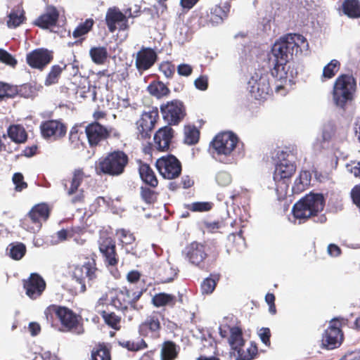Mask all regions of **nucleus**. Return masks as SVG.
I'll return each mask as SVG.
<instances>
[{"instance_id":"obj_1","label":"nucleus","mask_w":360,"mask_h":360,"mask_svg":"<svg viewBox=\"0 0 360 360\" xmlns=\"http://www.w3.org/2000/svg\"><path fill=\"white\" fill-rule=\"evenodd\" d=\"M307 46V39L299 34H288L277 40L271 48L272 57L269 59L273 63L271 75L280 80L285 79L287 63L294 55L302 53V48Z\"/></svg>"},{"instance_id":"obj_2","label":"nucleus","mask_w":360,"mask_h":360,"mask_svg":"<svg viewBox=\"0 0 360 360\" xmlns=\"http://www.w3.org/2000/svg\"><path fill=\"white\" fill-rule=\"evenodd\" d=\"M221 252L219 242L212 239L190 243L185 247L183 254L191 265L209 271L217 265Z\"/></svg>"},{"instance_id":"obj_3","label":"nucleus","mask_w":360,"mask_h":360,"mask_svg":"<svg viewBox=\"0 0 360 360\" xmlns=\"http://www.w3.org/2000/svg\"><path fill=\"white\" fill-rule=\"evenodd\" d=\"M44 315L48 323L52 327L58 326L60 322V330L70 332L80 335L84 333V326L82 315L75 313L65 306L50 304L44 310Z\"/></svg>"},{"instance_id":"obj_4","label":"nucleus","mask_w":360,"mask_h":360,"mask_svg":"<svg viewBox=\"0 0 360 360\" xmlns=\"http://www.w3.org/2000/svg\"><path fill=\"white\" fill-rule=\"evenodd\" d=\"M96 258V255L92 254L90 257H86V261L83 264L75 266L72 272V278L78 285L75 287L77 292H86V278L90 287L98 281L101 270L97 267Z\"/></svg>"},{"instance_id":"obj_5","label":"nucleus","mask_w":360,"mask_h":360,"mask_svg":"<svg viewBox=\"0 0 360 360\" xmlns=\"http://www.w3.org/2000/svg\"><path fill=\"white\" fill-rule=\"evenodd\" d=\"M356 86V79L352 75H340L333 84V98L335 104L345 109L347 104L354 99Z\"/></svg>"},{"instance_id":"obj_6","label":"nucleus","mask_w":360,"mask_h":360,"mask_svg":"<svg viewBox=\"0 0 360 360\" xmlns=\"http://www.w3.org/2000/svg\"><path fill=\"white\" fill-rule=\"evenodd\" d=\"M324 207V198L322 194L307 195L292 207V214L296 219L306 220L316 216Z\"/></svg>"},{"instance_id":"obj_7","label":"nucleus","mask_w":360,"mask_h":360,"mask_svg":"<svg viewBox=\"0 0 360 360\" xmlns=\"http://www.w3.org/2000/svg\"><path fill=\"white\" fill-rule=\"evenodd\" d=\"M128 162L129 158L125 153L121 150L113 151L99 160L96 173L98 175L119 176L124 172Z\"/></svg>"},{"instance_id":"obj_8","label":"nucleus","mask_w":360,"mask_h":360,"mask_svg":"<svg viewBox=\"0 0 360 360\" xmlns=\"http://www.w3.org/2000/svg\"><path fill=\"white\" fill-rule=\"evenodd\" d=\"M248 89L256 100H266L272 94L268 72L263 68L256 70L248 82Z\"/></svg>"},{"instance_id":"obj_9","label":"nucleus","mask_w":360,"mask_h":360,"mask_svg":"<svg viewBox=\"0 0 360 360\" xmlns=\"http://www.w3.org/2000/svg\"><path fill=\"white\" fill-rule=\"evenodd\" d=\"M143 290H134L131 288L124 286L115 291V295L112 297L110 304L117 309L124 311L129 307L134 310H139L142 307H139L137 302L143 295Z\"/></svg>"},{"instance_id":"obj_10","label":"nucleus","mask_w":360,"mask_h":360,"mask_svg":"<svg viewBox=\"0 0 360 360\" xmlns=\"http://www.w3.org/2000/svg\"><path fill=\"white\" fill-rule=\"evenodd\" d=\"M51 209L45 202L34 205L21 220V226L30 232L39 231L50 217Z\"/></svg>"},{"instance_id":"obj_11","label":"nucleus","mask_w":360,"mask_h":360,"mask_svg":"<svg viewBox=\"0 0 360 360\" xmlns=\"http://www.w3.org/2000/svg\"><path fill=\"white\" fill-rule=\"evenodd\" d=\"M158 120L159 112L157 108L148 112H143L135 123L136 139H149Z\"/></svg>"},{"instance_id":"obj_12","label":"nucleus","mask_w":360,"mask_h":360,"mask_svg":"<svg viewBox=\"0 0 360 360\" xmlns=\"http://www.w3.org/2000/svg\"><path fill=\"white\" fill-rule=\"evenodd\" d=\"M160 109L163 120L169 126L178 124L186 115L185 105L183 102L179 100H173L162 103Z\"/></svg>"},{"instance_id":"obj_13","label":"nucleus","mask_w":360,"mask_h":360,"mask_svg":"<svg viewBox=\"0 0 360 360\" xmlns=\"http://www.w3.org/2000/svg\"><path fill=\"white\" fill-rule=\"evenodd\" d=\"M155 167L160 174L166 179L178 178L182 171L181 162L173 155H167L158 158Z\"/></svg>"},{"instance_id":"obj_14","label":"nucleus","mask_w":360,"mask_h":360,"mask_svg":"<svg viewBox=\"0 0 360 360\" xmlns=\"http://www.w3.org/2000/svg\"><path fill=\"white\" fill-rule=\"evenodd\" d=\"M341 327L342 324L338 319H333L330 321L328 327L322 335V348L333 349L342 344L344 335Z\"/></svg>"},{"instance_id":"obj_15","label":"nucleus","mask_w":360,"mask_h":360,"mask_svg":"<svg viewBox=\"0 0 360 360\" xmlns=\"http://www.w3.org/2000/svg\"><path fill=\"white\" fill-rule=\"evenodd\" d=\"M238 139L233 132L226 131L217 134L210 146L217 155L228 156L233 151Z\"/></svg>"},{"instance_id":"obj_16","label":"nucleus","mask_w":360,"mask_h":360,"mask_svg":"<svg viewBox=\"0 0 360 360\" xmlns=\"http://www.w3.org/2000/svg\"><path fill=\"white\" fill-rule=\"evenodd\" d=\"M290 155L294 156L292 151L281 150L277 153L278 162L276 164L274 172L275 181H280L290 178L296 171V165L289 160Z\"/></svg>"},{"instance_id":"obj_17","label":"nucleus","mask_w":360,"mask_h":360,"mask_svg":"<svg viewBox=\"0 0 360 360\" xmlns=\"http://www.w3.org/2000/svg\"><path fill=\"white\" fill-rule=\"evenodd\" d=\"M98 250L107 267H115L119 263V256L115 240L108 236H101L98 241Z\"/></svg>"},{"instance_id":"obj_18","label":"nucleus","mask_w":360,"mask_h":360,"mask_svg":"<svg viewBox=\"0 0 360 360\" xmlns=\"http://www.w3.org/2000/svg\"><path fill=\"white\" fill-rule=\"evenodd\" d=\"M60 12L53 5H47L42 13H41L33 22V25L42 30H51L58 26Z\"/></svg>"},{"instance_id":"obj_19","label":"nucleus","mask_w":360,"mask_h":360,"mask_svg":"<svg viewBox=\"0 0 360 360\" xmlns=\"http://www.w3.org/2000/svg\"><path fill=\"white\" fill-rule=\"evenodd\" d=\"M111 128H108L98 122H93L85 127V134L90 147H96L110 136Z\"/></svg>"},{"instance_id":"obj_20","label":"nucleus","mask_w":360,"mask_h":360,"mask_svg":"<svg viewBox=\"0 0 360 360\" xmlns=\"http://www.w3.org/2000/svg\"><path fill=\"white\" fill-rule=\"evenodd\" d=\"M53 59V51L44 48L36 49L26 56V62L28 65L40 71H42Z\"/></svg>"},{"instance_id":"obj_21","label":"nucleus","mask_w":360,"mask_h":360,"mask_svg":"<svg viewBox=\"0 0 360 360\" xmlns=\"http://www.w3.org/2000/svg\"><path fill=\"white\" fill-rule=\"evenodd\" d=\"M105 22L111 33L117 30L124 31L129 28L128 18L117 7H110L107 10Z\"/></svg>"},{"instance_id":"obj_22","label":"nucleus","mask_w":360,"mask_h":360,"mask_svg":"<svg viewBox=\"0 0 360 360\" xmlns=\"http://www.w3.org/2000/svg\"><path fill=\"white\" fill-rule=\"evenodd\" d=\"M161 323L158 313L153 311L139 326L140 336L158 339L160 337Z\"/></svg>"},{"instance_id":"obj_23","label":"nucleus","mask_w":360,"mask_h":360,"mask_svg":"<svg viewBox=\"0 0 360 360\" xmlns=\"http://www.w3.org/2000/svg\"><path fill=\"white\" fill-rule=\"evenodd\" d=\"M40 132L45 139L58 140L63 138L67 132L66 125L59 120H49L41 123Z\"/></svg>"},{"instance_id":"obj_24","label":"nucleus","mask_w":360,"mask_h":360,"mask_svg":"<svg viewBox=\"0 0 360 360\" xmlns=\"http://www.w3.org/2000/svg\"><path fill=\"white\" fill-rule=\"evenodd\" d=\"M44 279L38 274L32 273L29 278L23 280V288L25 294L32 300L39 297L46 289Z\"/></svg>"},{"instance_id":"obj_25","label":"nucleus","mask_w":360,"mask_h":360,"mask_svg":"<svg viewBox=\"0 0 360 360\" xmlns=\"http://www.w3.org/2000/svg\"><path fill=\"white\" fill-rule=\"evenodd\" d=\"M174 130L169 125L160 128L154 134V146L158 151L166 152L169 149Z\"/></svg>"},{"instance_id":"obj_26","label":"nucleus","mask_w":360,"mask_h":360,"mask_svg":"<svg viewBox=\"0 0 360 360\" xmlns=\"http://www.w3.org/2000/svg\"><path fill=\"white\" fill-rule=\"evenodd\" d=\"M158 55L151 48L142 47L136 53L135 65L139 72L150 69L156 62Z\"/></svg>"},{"instance_id":"obj_27","label":"nucleus","mask_w":360,"mask_h":360,"mask_svg":"<svg viewBox=\"0 0 360 360\" xmlns=\"http://www.w3.org/2000/svg\"><path fill=\"white\" fill-rule=\"evenodd\" d=\"M139 172L141 179L146 185L151 188H156L158 186V179L148 164L140 162Z\"/></svg>"},{"instance_id":"obj_28","label":"nucleus","mask_w":360,"mask_h":360,"mask_svg":"<svg viewBox=\"0 0 360 360\" xmlns=\"http://www.w3.org/2000/svg\"><path fill=\"white\" fill-rule=\"evenodd\" d=\"M230 8V4L228 2H225L223 5H215L210 10V21L213 25L221 23L228 17Z\"/></svg>"},{"instance_id":"obj_29","label":"nucleus","mask_w":360,"mask_h":360,"mask_svg":"<svg viewBox=\"0 0 360 360\" xmlns=\"http://www.w3.org/2000/svg\"><path fill=\"white\" fill-rule=\"evenodd\" d=\"M339 11L349 18H360V0H344Z\"/></svg>"},{"instance_id":"obj_30","label":"nucleus","mask_w":360,"mask_h":360,"mask_svg":"<svg viewBox=\"0 0 360 360\" xmlns=\"http://www.w3.org/2000/svg\"><path fill=\"white\" fill-rule=\"evenodd\" d=\"M180 352V347L172 340H166L162 344L160 349L161 360H175Z\"/></svg>"},{"instance_id":"obj_31","label":"nucleus","mask_w":360,"mask_h":360,"mask_svg":"<svg viewBox=\"0 0 360 360\" xmlns=\"http://www.w3.org/2000/svg\"><path fill=\"white\" fill-rule=\"evenodd\" d=\"M177 276V269L169 262L161 264L157 270V278L160 283H166L172 281Z\"/></svg>"},{"instance_id":"obj_32","label":"nucleus","mask_w":360,"mask_h":360,"mask_svg":"<svg viewBox=\"0 0 360 360\" xmlns=\"http://www.w3.org/2000/svg\"><path fill=\"white\" fill-rule=\"evenodd\" d=\"M89 176V175L84 172L82 168L74 169L70 181V186L67 189V194L68 195H72L78 191V188L83 181Z\"/></svg>"},{"instance_id":"obj_33","label":"nucleus","mask_w":360,"mask_h":360,"mask_svg":"<svg viewBox=\"0 0 360 360\" xmlns=\"http://www.w3.org/2000/svg\"><path fill=\"white\" fill-rule=\"evenodd\" d=\"M7 133L8 137L16 143H23L27 139V133L21 124L11 125Z\"/></svg>"},{"instance_id":"obj_34","label":"nucleus","mask_w":360,"mask_h":360,"mask_svg":"<svg viewBox=\"0 0 360 360\" xmlns=\"http://www.w3.org/2000/svg\"><path fill=\"white\" fill-rule=\"evenodd\" d=\"M220 278L221 274L219 273H212L208 277L204 278L200 285L202 294L211 295L214 291Z\"/></svg>"},{"instance_id":"obj_35","label":"nucleus","mask_w":360,"mask_h":360,"mask_svg":"<svg viewBox=\"0 0 360 360\" xmlns=\"http://www.w3.org/2000/svg\"><path fill=\"white\" fill-rule=\"evenodd\" d=\"M93 18H87L84 22L79 23L72 32V37L75 39H80V42L85 39V36L93 29L94 25Z\"/></svg>"},{"instance_id":"obj_36","label":"nucleus","mask_w":360,"mask_h":360,"mask_svg":"<svg viewBox=\"0 0 360 360\" xmlns=\"http://www.w3.org/2000/svg\"><path fill=\"white\" fill-rule=\"evenodd\" d=\"M176 302L175 295L165 292H159L155 294L153 297L151 302L156 307H162L165 306L173 307Z\"/></svg>"},{"instance_id":"obj_37","label":"nucleus","mask_w":360,"mask_h":360,"mask_svg":"<svg viewBox=\"0 0 360 360\" xmlns=\"http://www.w3.org/2000/svg\"><path fill=\"white\" fill-rule=\"evenodd\" d=\"M200 132L195 125L188 124L184 127V143L188 146L195 145L199 142Z\"/></svg>"},{"instance_id":"obj_38","label":"nucleus","mask_w":360,"mask_h":360,"mask_svg":"<svg viewBox=\"0 0 360 360\" xmlns=\"http://www.w3.org/2000/svg\"><path fill=\"white\" fill-rule=\"evenodd\" d=\"M17 96L24 98H32L37 95L39 91L42 89L40 84L37 83H25L21 86H16Z\"/></svg>"},{"instance_id":"obj_39","label":"nucleus","mask_w":360,"mask_h":360,"mask_svg":"<svg viewBox=\"0 0 360 360\" xmlns=\"http://www.w3.org/2000/svg\"><path fill=\"white\" fill-rule=\"evenodd\" d=\"M89 56L95 64L103 65L108 58V52L105 46H93L89 50Z\"/></svg>"},{"instance_id":"obj_40","label":"nucleus","mask_w":360,"mask_h":360,"mask_svg":"<svg viewBox=\"0 0 360 360\" xmlns=\"http://www.w3.org/2000/svg\"><path fill=\"white\" fill-rule=\"evenodd\" d=\"M84 132L79 129L77 126L71 128L69 134V142L70 146L74 149H79L84 146Z\"/></svg>"},{"instance_id":"obj_41","label":"nucleus","mask_w":360,"mask_h":360,"mask_svg":"<svg viewBox=\"0 0 360 360\" xmlns=\"http://www.w3.org/2000/svg\"><path fill=\"white\" fill-rule=\"evenodd\" d=\"M100 315L102 317L104 323L110 328L120 330L121 328V316L117 315L113 311H101Z\"/></svg>"},{"instance_id":"obj_42","label":"nucleus","mask_w":360,"mask_h":360,"mask_svg":"<svg viewBox=\"0 0 360 360\" xmlns=\"http://www.w3.org/2000/svg\"><path fill=\"white\" fill-rule=\"evenodd\" d=\"M229 342L231 347L236 350L244 345V339L243 338L242 329L237 326H233L230 328V337L229 338Z\"/></svg>"},{"instance_id":"obj_43","label":"nucleus","mask_w":360,"mask_h":360,"mask_svg":"<svg viewBox=\"0 0 360 360\" xmlns=\"http://www.w3.org/2000/svg\"><path fill=\"white\" fill-rule=\"evenodd\" d=\"M311 174L307 170L301 171L299 176L295 179L293 189L297 192L306 190L310 185Z\"/></svg>"},{"instance_id":"obj_44","label":"nucleus","mask_w":360,"mask_h":360,"mask_svg":"<svg viewBox=\"0 0 360 360\" xmlns=\"http://www.w3.org/2000/svg\"><path fill=\"white\" fill-rule=\"evenodd\" d=\"M65 64H64L63 67L59 65H53L46 77L44 85L49 86L57 84L63 71L65 70Z\"/></svg>"},{"instance_id":"obj_45","label":"nucleus","mask_w":360,"mask_h":360,"mask_svg":"<svg viewBox=\"0 0 360 360\" xmlns=\"http://www.w3.org/2000/svg\"><path fill=\"white\" fill-rule=\"evenodd\" d=\"M148 90L151 95L158 98L167 96L170 93V90L166 84L160 81L151 82L148 86Z\"/></svg>"},{"instance_id":"obj_46","label":"nucleus","mask_w":360,"mask_h":360,"mask_svg":"<svg viewBox=\"0 0 360 360\" xmlns=\"http://www.w3.org/2000/svg\"><path fill=\"white\" fill-rule=\"evenodd\" d=\"M238 352V360H252L258 354L257 344L252 342L248 347L243 349L242 347L236 349Z\"/></svg>"},{"instance_id":"obj_47","label":"nucleus","mask_w":360,"mask_h":360,"mask_svg":"<svg viewBox=\"0 0 360 360\" xmlns=\"http://www.w3.org/2000/svg\"><path fill=\"white\" fill-rule=\"evenodd\" d=\"M340 68V63L336 59L331 60L323 69L321 81L325 82L334 77Z\"/></svg>"},{"instance_id":"obj_48","label":"nucleus","mask_w":360,"mask_h":360,"mask_svg":"<svg viewBox=\"0 0 360 360\" xmlns=\"http://www.w3.org/2000/svg\"><path fill=\"white\" fill-rule=\"evenodd\" d=\"M154 188L146 186H142L140 188L141 198L147 205H153L158 200L159 193L155 191Z\"/></svg>"},{"instance_id":"obj_49","label":"nucleus","mask_w":360,"mask_h":360,"mask_svg":"<svg viewBox=\"0 0 360 360\" xmlns=\"http://www.w3.org/2000/svg\"><path fill=\"white\" fill-rule=\"evenodd\" d=\"M91 360H111L110 352L105 344H98L93 348Z\"/></svg>"},{"instance_id":"obj_50","label":"nucleus","mask_w":360,"mask_h":360,"mask_svg":"<svg viewBox=\"0 0 360 360\" xmlns=\"http://www.w3.org/2000/svg\"><path fill=\"white\" fill-rule=\"evenodd\" d=\"M120 345L123 347L131 352H138L147 349L148 345L143 338H138L137 341L129 340L120 342Z\"/></svg>"},{"instance_id":"obj_51","label":"nucleus","mask_w":360,"mask_h":360,"mask_svg":"<svg viewBox=\"0 0 360 360\" xmlns=\"http://www.w3.org/2000/svg\"><path fill=\"white\" fill-rule=\"evenodd\" d=\"M7 250L9 251V256L15 260L20 259L26 253V247L22 243H11Z\"/></svg>"},{"instance_id":"obj_52","label":"nucleus","mask_w":360,"mask_h":360,"mask_svg":"<svg viewBox=\"0 0 360 360\" xmlns=\"http://www.w3.org/2000/svg\"><path fill=\"white\" fill-rule=\"evenodd\" d=\"M229 240L232 243V248L237 252H240L245 248V241L243 236L242 231L229 236Z\"/></svg>"},{"instance_id":"obj_53","label":"nucleus","mask_w":360,"mask_h":360,"mask_svg":"<svg viewBox=\"0 0 360 360\" xmlns=\"http://www.w3.org/2000/svg\"><path fill=\"white\" fill-rule=\"evenodd\" d=\"M17 96L15 85L0 82V100Z\"/></svg>"},{"instance_id":"obj_54","label":"nucleus","mask_w":360,"mask_h":360,"mask_svg":"<svg viewBox=\"0 0 360 360\" xmlns=\"http://www.w3.org/2000/svg\"><path fill=\"white\" fill-rule=\"evenodd\" d=\"M185 208L193 212H208L212 208V203L210 202H194L185 205Z\"/></svg>"},{"instance_id":"obj_55","label":"nucleus","mask_w":360,"mask_h":360,"mask_svg":"<svg viewBox=\"0 0 360 360\" xmlns=\"http://www.w3.org/2000/svg\"><path fill=\"white\" fill-rule=\"evenodd\" d=\"M116 235L118 236V239L123 245H127L132 244L135 240V237L130 231L120 229L116 231Z\"/></svg>"},{"instance_id":"obj_56","label":"nucleus","mask_w":360,"mask_h":360,"mask_svg":"<svg viewBox=\"0 0 360 360\" xmlns=\"http://www.w3.org/2000/svg\"><path fill=\"white\" fill-rule=\"evenodd\" d=\"M25 20L23 13H18L16 11H11L8 15L7 25L9 28H15L20 26Z\"/></svg>"},{"instance_id":"obj_57","label":"nucleus","mask_w":360,"mask_h":360,"mask_svg":"<svg viewBox=\"0 0 360 360\" xmlns=\"http://www.w3.org/2000/svg\"><path fill=\"white\" fill-rule=\"evenodd\" d=\"M12 181L15 185L16 192H21L28 186L27 183L24 180L23 175L20 172L15 173L13 175Z\"/></svg>"},{"instance_id":"obj_58","label":"nucleus","mask_w":360,"mask_h":360,"mask_svg":"<svg viewBox=\"0 0 360 360\" xmlns=\"http://www.w3.org/2000/svg\"><path fill=\"white\" fill-rule=\"evenodd\" d=\"M215 179L217 184L222 187L229 186L232 181L231 174L226 171L218 172Z\"/></svg>"},{"instance_id":"obj_59","label":"nucleus","mask_w":360,"mask_h":360,"mask_svg":"<svg viewBox=\"0 0 360 360\" xmlns=\"http://www.w3.org/2000/svg\"><path fill=\"white\" fill-rule=\"evenodd\" d=\"M160 71L164 74L167 78H172L175 72V65L169 61H163L159 67Z\"/></svg>"},{"instance_id":"obj_60","label":"nucleus","mask_w":360,"mask_h":360,"mask_svg":"<svg viewBox=\"0 0 360 360\" xmlns=\"http://www.w3.org/2000/svg\"><path fill=\"white\" fill-rule=\"evenodd\" d=\"M0 61L12 67L17 64L15 58L10 53L1 49H0Z\"/></svg>"},{"instance_id":"obj_61","label":"nucleus","mask_w":360,"mask_h":360,"mask_svg":"<svg viewBox=\"0 0 360 360\" xmlns=\"http://www.w3.org/2000/svg\"><path fill=\"white\" fill-rule=\"evenodd\" d=\"M258 335L260 338L262 342L266 345L269 347L271 345V330L269 328L263 327L259 329Z\"/></svg>"},{"instance_id":"obj_62","label":"nucleus","mask_w":360,"mask_h":360,"mask_svg":"<svg viewBox=\"0 0 360 360\" xmlns=\"http://www.w3.org/2000/svg\"><path fill=\"white\" fill-rule=\"evenodd\" d=\"M223 226V222L219 221H205V227L209 233H217V231L221 229Z\"/></svg>"},{"instance_id":"obj_63","label":"nucleus","mask_w":360,"mask_h":360,"mask_svg":"<svg viewBox=\"0 0 360 360\" xmlns=\"http://www.w3.org/2000/svg\"><path fill=\"white\" fill-rule=\"evenodd\" d=\"M71 196L70 202L73 205L82 204L85 201V195L83 189H78V191Z\"/></svg>"},{"instance_id":"obj_64","label":"nucleus","mask_w":360,"mask_h":360,"mask_svg":"<svg viewBox=\"0 0 360 360\" xmlns=\"http://www.w3.org/2000/svg\"><path fill=\"white\" fill-rule=\"evenodd\" d=\"M351 198L354 205L360 210V184L354 186L351 191Z\"/></svg>"}]
</instances>
